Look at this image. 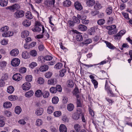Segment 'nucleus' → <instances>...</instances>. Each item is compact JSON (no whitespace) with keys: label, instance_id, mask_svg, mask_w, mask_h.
<instances>
[{"label":"nucleus","instance_id":"603ef678","mask_svg":"<svg viewBox=\"0 0 132 132\" xmlns=\"http://www.w3.org/2000/svg\"><path fill=\"white\" fill-rule=\"evenodd\" d=\"M26 79L27 81H31L32 80V76L31 75H27L26 77Z\"/></svg>","mask_w":132,"mask_h":132},{"label":"nucleus","instance_id":"473e14b6","mask_svg":"<svg viewBox=\"0 0 132 132\" xmlns=\"http://www.w3.org/2000/svg\"><path fill=\"white\" fill-rule=\"evenodd\" d=\"M44 4L47 7H50L52 5L50 1L49 0L45 1H44Z\"/></svg>","mask_w":132,"mask_h":132},{"label":"nucleus","instance_id":"2f4dec72","mask_svg":"<svg viewBox=\"0 0 132 132\" xmlns=\"http://www.w3.org/2000/svg\"><path fill=\"white\" fill-rule=\"evenodd\" d=\"M102 7V6L98 3H96L94 6V8L97 10L100 9Z\"/></svg>","mask_w":132,"mask_h":132},{"label":"nucleus","instance_id":"774afa93","mask_svg":"<svg viewBox=\"0 0 132 132\" xmlns=\"http://www.w3.org/2000/svg\"><path fill=\"white\" fill-rule=\"evenodd\" d=\"M73 21L76 23H79L80 22L79 19L77 18L75 16H73Z\"/></svg>","mask_w":132,"mask_h":132},{"label":"nucleus","instance_id":"7ed1b4c3","mask_svg":"<svg viewBox=\"0 0 132 132\" xmlns=\"http://www.w3.org/2000/svg\"><path fill=\"white\" fill-rule=\"evenodd\" d=\"M20 63V59L18 58H15L12 60L11 64L13 67H17L19 65Z\"/></svg>","mask_w":132,"mask_h":132},{"label":"nucleus","instance_id":"37998d69","mask_svg":"<svg viewBox=\"0 0 132 132\" xmlns=\"http://www.w3.org/2000/svg\"><path fill=\"white\" fill-rule=\"evenodd\" d=\"M26 17L28 19H31L32 18V15L30 12H28L26 14Z\"/></svg>","mask_w":132,"mask_h":132},{"label":"nucleus","instance_id":"bf43d9fd","mask_svg":"<svg viewBox=\"0 0 132 132\" xmlns=\"http://www.w3.org/2000/svg\"><path fill=\"white\" fill-rule=\"evenodd\" d=\"M52 57L50 55H47L44 57V60L46 61H50L52 60Z\"/></svg>","mask_w":132,"mask_h":132},{"label":"nucleus","instance_id":"680f3d73","mask_svg":"<svg viewBox=\"0 0 132 132\" xmlns=\"http://www.w3.org/2000/svg\"><path fill=\"white\" fill-rule=\"evenodd\" d=\"M55 87L56 89V91H57L60 92H62V88L61 85H57Z\"/></svg>","mask_w":132,"mask_h":132},{"label":"nucleus","instance_id":"052dcab7","mask_svg":"<svg viewBox=\"0 0 132 132\" xmlns=\"http://www.w3.org/2000/svg\"><path fill=\"white\" fill-rule=\"evenodd\" d=\"M52 73L48 72L45 74V77L47 78H50L52 76Z\"/></svg>","mask_w":132,"mask_h":132},{"label":"nucleus","instance_id":"393cba45","mask_svg":"<svg viewBox=\"0 0 132 132\" xmlns=\"http://www.w3.org/2000/svg\"><path fill=\"white\" fill-rule=\"evenodd\" d=\"M105 89L107 91L108 94H110V96L112 97L114 96V94L113 93L111 89L110 88V87H108Z\"/></svg>","mask_w":132,"mask_h":132},{"label":"nucleus","instance_id":"2eb2a0df","mask_svg":"<svg viewBox=\"0 0 132 132\" xmlns=\"http://www.w3.org/2000/svg\"><path fill=\"white\" fill-rule=\"evenodd\" d=\"M14 90L13 87L12 86H10L8 87L7 89V92L10 94L12 93Z\"/></svg>","mask_w":132,"mask_h":132},{"label":"nucleus","instance_id":"c9c22d12","mask_svg":"<svg viewBox=\"0 0 132 132\" xmlns=\"http://www.w3.org/2000/svg\"><path fill=\"white\" fill-rule=\"evenodd\" d=\"M106 13L108 15H110L112 12V8L111 7H109L106 9Z\"/></svg>","mask_w":132,"mask_h":132},{"label":"nucleus","instance_id":"c85d7f7f","mask_svg":"<svg viewBox=\"0 0 132 132\" xmlns=\"http://www.w3.org/2000/svg\"><path fill=\"white\" fill-rule=\"evenodd\" d=\"M34 94L33 91L30 90L27 92L25 94V96L27 97H30L32 96Z\"/></svg>","mask_w":132,"mask_h":132},{"label":"nucleus","instance_id":"dca6fc26","mask_svg":"<svg viewBox=\"0 0 132 132\" xmlns=\"http://www.w3.org/2000/svg\"><path fill=\"white\" fill-rule=\"evenodd\" d=\"M29 34V32L27 30H24L22 31L21 34V37L24 38L28 36Z\"/></svg>","mask_w":132,"mask_h":132},{"label":"nucleus","instance_id":"9b49d317","mask_svg":"<svg viewBox=\"0 0 132 132\" xmlns=\"http://www.w3.org/2000/svg\"><path fill=\"white\" fill-rule=\"evenodd\" d=\"M75 6L76 9L78 10H81L82 8L80 3L78 2H76L75 3Z\"/></svg>","mask_w":132,"mask_h":132},{"label":"nucleus","instance_id":"864d4df0","mask_svg":"<svg viewBox=\"0 0 132 132\" xmlns=\"http://www.w3.org/2000/svg\"><path fill=\"white\" fill-rule=\"evenodd\" d=\"M50 95L49 93L47 91L44 92L43 94V96L44 98H47Z\"/></svg>","mask_w":132,"mask_h":132},{"label":"nucleus","instance_id":"4d7b16f0","mask_svg":"<svg viewBox=\"0 0 132 132\" xmlns=\"http://www.w3.org/2000/svg\"><path fill=\"white\" fill-rule=\"evenodd\" d=\"M66 70L65 69H62L60 71V76L61 77H63L65 72Z\"/></svg>","mask_w":132,"mask_h":132},{"label":"nucleus","instance_id":"1a4fd4ad","mask_svg":"<svg viewBox=\"0 0 132 132\" xmlns=\"http://www.w3.org/2000/svg\"><path fill=\"white\" fill-rule=\"evenodd\" d=\"M13 32L12 31H9L4 32L2 34V36L4 37H8L11 36L13 35Z\"/></svg>","mask_w":132,"mask_h":132},{"label":"nucleus","instance_id":"e2e57ef3","mask_svg":"<svg viewBox=\"0 0 132 132\" xmlns=\"http://www.w3.org/2000/svg\"><path fill=\"white\" fill-rule=\"evenodd\" d=\"M8 40H7L4 39L1 41V43L3 45H5L8 44Z\"/></svg>","mask_w":132,"mask_h":132},{"label":"nucleus","instance_id":"b1692460","mask_svg":"<svg viewBox=\"0 0 132 132\" xmlns=\"http://www.w3.org/2000/svg\"><path fill=\"white\" fill-rule=\"evenodd\" d=\"M54 110V108L53 106H50L48 107L47 111L48 113L51 114L53 112Z\"/></svg>","mask_w":132,"mask_h":132},{"label":"nucleus","instance_id":"79ce46f5","mask_svg":"<svg viewBox=\"0 0 132 132\" xmlns=\"http://www.w3.org/2000/svg\"><path fill=\"white\" fill-rule=\"evenodd\" d=\"M30 55L33 57H35L37 55V52L35 50L31 51L30 52Z\"/></svg>","mask_w":132,"mask_h":132},{"label":"nucleus","instance_id":"c756f323","mask_svg":"<svg viewBox=\"0 0 132 132\" xmlns=\"http://www.w3.org/2000/svg\"><path fill=\"white\" fill-rule=\"evenodd\" d=\"M42 91L40 90H38L35 93V96L37 97H40L42 95Z\"/></svg>","mask_w":132,"mask_h":132},{"label":"nucleus","instance_id":"ea45409f","mask_svg":"<svg viewBox=\"0 0 132 132\" xmlns=\"http://www.w3.org/2000/svg\"><path fill=\"white\" fill-rule=\"evenodd\" d=\"M62 66V64L60 63H58L54 66V68L56 69H61Z\"/></svg>","mask_w":132,"mask_h":132},{"label":"nucleus","instance_id":"f257e3e1","mask_svg":"<svg viewBox=\"0 0 132 132\" xmlns=\"http://www.w3.org/2000/svg\"><path fill=\"white\" fill-rule=\"evenodd\" d=\"M24 16V12L21 10H18L14 14L13 16L16 19H18Z\"/></svg>","mask_w":132,"mask_h":132},{"label":"nucleus","instance_id":"9d476101","mask_svg":"<svg viewBox=\"0 0 132 132\" xmlns=\"http://www.w3.org/2000/svg\"><path fill=\"white\" fill-rule=\"evenodd\" d=\"M59 130L60 132H67V128L65 125L61 124L59 127Z\"/></svg>","mask_w":132,"mask_h":132},{"label":"nucleus","instance_id":"6e6d98bb","mask_svg":"<svg viewBox=\"0 0 132 132\" xmlns=\"http://www.w3.org/2000/svg\"><path fill=\"white\" fill-rule=\"evenodd\" d=\"M61 114V112L60 111H56L54 113V116L56 117H59L60 116Z\"/></svg>","mask_w":132,"mask_h":132},{"label":"nucleus","instance_id":"6e6552de","mask_svg":"<svg viewBox=\"0 0 132 132\" xmlns=\"http://www.w3.org/2000/svg\"><path fill=\"white\" fill-rule=\"evenodd\" d=\"M19 53L18 50L16 48H15L12 50L10 52V54L11 55L13 56H16Z\"/></svg>","mask_w":132,"mask_h":132},{"label":"nucleus","instance_id":"a19ab883","mask_svg":"<svg viewBox=\"0 0 132 132\" xmlns=\"http://www.w3.org/2000/svg\"><path fill=\"white\" fill-rule=\"evenodd\" d=\"M52 101L53 103L56 104L59 101V98L57 97H54L52 99Z\"/></svg>","mask_w":132,"mask_h":132},{"label":"nucleus","instance_id":"8fccbe9b","mask_svg":"<svg viewBox=\"0 0 132 132\" xmlns=\"http://www.w3.org/2000/svg\"><path fill=\"white\" fill-rule=\"evenodd\" d=\"M27 69L24 67H21L19 69V72L22 73H24L26 71Z\"/></svg>","mask_w":132,"mask_h":132},{"label":"nucleus","instance_id":"6ab92c4d","mask_svg":"<svg viewBox=\"0 0 132 132\" xmlns=\"http://www.w3.org/2000/svg\"><path fill=\"white\" fill-rule=\"evenodd\" d=\"M12 105L11 103L9 102H7L4 103L3 105L4 108H10Z\"/></svg>","mask_w":132,"mask_h":132},{"label":"nucleus","instance_id":"13d9d810","mask_svg":"<svg viewBox=\"0 0 132 132\" xmlns=\"http://www.w3.org/2000/svg\"><path fill=\"white\" fill-rule=\"evenodd\" d=\"M50 91L52 93H55L56 92V89L55 87H52L50 88Z\"/></svg>","mask_w":132,"mask_h":132},{"label":"nucleus","instance_id":"aec40b11","mask_svg":"<svg viewBox=\"0 0 132 132\" xmlns=\"http://www.w3.org/2000/svg\"><path fill=\"white\" fill-rule=\"evenodd\" d=\"M79 29L80 30L85 31L87 30V27L85 26L83 24H80L78 26Z\"/></svg>","mask_w":132,"mask_h":132},{"label":"nucleus","instance_id":"09e8293b","mask_svg":"<svg viewBox=\"0 0 132 132\" xmlns=\"http://www.w3.org/2000/svg\"><path fill=\"white\" fill-rule=\"evenodd\" d=\"M37 65L36 63L35 62H32L29 64V67L31 68H33Z\"/></svg>","mask_w":132,"mask_h":132},{"label":"nucleus","instance_id":"423d86ee","mask_svg":"<svg viewBox=\"0 0 132 132\" xmlns=\"http://www.w3.org/2000/svg\"><path fill=\"white\" fill-rule=\"evenodd\" d=\"M22 77L20 74L16 73L13 75L12 78L14 80L18 81L21 80Z\"/></svg>","mask_w":132,"mask_h":132},{"label":"nucleus","instance_id":"20e7f679","mask_svg":"<svg viewBox=\"0 0 132 132\" xmlns=\"http://www.w3.org/2000/svg\"><path fill=\"white\" fill-rule=\"evenodd\" d=\"M126 31L124 30H121L116 35H114V39L115 40L120 39L121 37L125 33Z\"/></svg>","mask_w":132,"mask_h":132},{"label":"nucleus","instance_id":"f03ea898","mask_svg":"<svg viewBox=\"0 0 132 132\" xmlns=\"http://www.w3.org/2000/svg\"><path fill=\"white\" fill-rule=\"evenodd\" d=\"M20 8V6L17 4H15L11 6L7 7L6 9L7 10H10L14 11L15 10H18Z\"/></svg>","mask_w":132,"mask_h":132},{"label":"nucleus","instance_id":"a211bd4d","mask_svg":"<svg viewBox=\"0 0 132 132\" xmlns=\"http://www.w3.org/2000/svg\"><path fill=\"white\" fill-rule=\"evenodd\" d=\"M76 39L78 41L81 42L82 41L83 39L82 36L80 34H77L76 36Z\"/></svg>","mask_w":132,"mask_h":132},{"label":"nucleus","instance_id":"3c124183","mask_svg":"<svg viewBox=\"0 0 132 132\" xmlns=\"http://www.w3.org/2000/svg\"><path fill=\"white\" fill-rule=\"evenodd\" d=\"M55 81L54 79H50L47 82V83L48 84L54 85L55 84Z\"/></svg>","mask_w":132,"mask_h":132},{"label":"nucleus","instance_id":"5fc2aeb1","mask_svg":"<svg viewBox=\"0 0 132 132\" xmlns=\"http://www.w3.org/2000/svg\"><path fill=\"white\" fill-rule=\"evenodd\" d=\"M116 26L115 25L107 26L106 28L107 29L113 30L116 28Z\"/></svg>","mask_w":132,"mask_h":132},{"label":"nucleus","instance_id":"a878e982","mask_svg":"<svg viewBox=\"0 0 132 132\" xmlns=\"http://www.w3.org/2000/svg\"><path fill=\"white\" fill-rule=\"evenodd\" d=\"M32 30L34 32L39 31H41V29L40 27L37 26H35L32 29Z\"/></svg>","mask_w":132,"mask_h":132},{"label":"nucleus","instance_id":"cd10ccee","mask_svg":"<svg viewBox=\"0 0 132 132\" xmlns=\"http://www.w3.org/2000/svg\"><path fill=\"white\" fill-rule=\"evenodd\" d=\"M21 111V109L19 106H17L15 108V112L18 114H19Z\"/></svg>","mask_w":132,"mask_h":132},{"label":"nucleus","instance_id":"412c9836","mask_svg":"<svg viewBox=\"0 0 132 132\" xmlns=\"http://www.w3.org/2000/svg\"><path fill=\"white\" fill-rule=\"evenodd\" d=\"M22 24L24 26L26 27L29 26L31 25L30 21L29 20H24L22 23Z\"/></svg>","mask_w":132,"mask_h":132},{"label":"nucleus","instance_id":"4468645a","mask_svg":"<svg viewBox=\"0 0 132 132\" xmlns=\"http://www.w3.org/2000/svg\"><path fill=\"white\" fill-rule=\"evenodd\" d=\"M48 69V66L46 65H44L41 66L40 68V71L42 72L45 71L47 70Z\"/></svg>","mask_w":132,"mask_h":132},{"label":"nucleus","instance_id":"0e129e2a","mask_svg":"<svg viewBox=\"0 0 132 132\" xmlns=\"http://www.w3.org/2000/svg\"><path fill=\"white\" fill-rule=\"evenodd\" d=\"M62 120L65 122H68L69 121V119L67 117L65 116H64L62 118Z\"/></svg>","mask_w":132,"mask_h":132},{"label":"nucleus","instance_id":"39448f33","mask_svg":"<svg viewBox=\"0 0 132 132\" xmlns=\"http://www.w3.org/2000/svg\"><path fill=\"white\" fill-rule=\"evenodd\" d=\"M31 86L30 84L28 82L25 83L22 86L23 89L25 90H29Z\"/></svg>","mask_w":132,"mask_h":132},{"label":"nucleus","instance_id":"0eeeda50","mask_svg":"<svg viewBox=\"0 0 132 132\" xmlns=\"http://www.w3.org/2000/svg\"><path fill=\"white\" fill-rule=\"evenodd\" d=\"M91 42L92 40L89 39L85 40L84 42L80 43L79 45L81 46H83L85 45L87 46Z\"/></svg>","mask_w":132,"mask_h":132},{"label":"nucleus","instance_id":"58836bf2","mask_svg":"<svg viewBox=\"0 0 132 132\" xmlns=\"http://www.w3.org/2000/svg\"><path fill=\"white\" fill-rule=\"evenodd\" d=\"M105 22V20L103 19H101L98 20L97 21V23L99 25H103Z\"/></svg>","mask_w":132,"mask_h":132},{"label":"nucleus","instance_id":"72a5a7b5","mask_svg":"<svg viewBox=\"0 0 132 132\" xmlns=\"http://www.w3.org/2000/svg\"><path fill=\"white\" fill-rule=\"evenodd\" d=\"M72 118L74 119L77 120L79 118V114L78 113H75L72 116Z\"/></svg>","mask_w":132,"mask_h":132},{"label":"nucleus","instance_id":"f704fd0d","mask_svg":"<svg viewBox=\"0 0 132 132\" xmlns=\"http://www.w3.org/2000/svg\"><path fill=\"white\" fill-rule=\"evenodd\" d=\"M74 128L76 131L79 132L80 130L81 126L78 124H76L75 125Z\"/></svg>","mask_w":132,"mask_h":132},{"label":"nucleus","instance_id":"4be33fe9","mask_svg":"<svg viewBox=\"0 0 132 132\" xmlns=\"http://www.w3.org/2000/svg\"><path fill=\"white\" fill-rule=\"evenodd\" d=\"M86 3L88 6H92L95 4V1L94 0H87Z\"/></svg>","mask_w":132,"mask_h":132},{"label":"nucleus","instance_id":"c03bdc74","mask_svg":"<svg viewBox=\"0 0 132 132\" xmlns=\"http://www.w3.org/2000/svg\"><path fill=\"white\" fill-rule=\"evenodd\" d=\"M9 27L7 26L2 27L0 29V31L2 32H6L8 30Z\"/></svg>","mask_w":132,"mask_h":132},{"label":"nucleus","instance_id":"7c9ffc66","mask_svg":"<svg viewBox=\"0 0 132 132\" xmlns=\"http://www.w3.org/2000/svg\"><path fill=\"white\" fill-rule=\"evenodd\" d=\"M63 3L64 6L68 7L71 5V2L69 0H66L63 2Z\"/></svg>","mask_w":132,"mask_h":132},{"label":"nucleus","instance_id":"338daca9","mask_svg":"<svg viewBox=\"0 0 132 132\" xmlns=\"http://www.w3.org/2000/svg\"><path fill=\"white\" fill-rule=\"evenodd\" d=\"M85 18H84L81 21L82 23L84 24H87L89 23V21L88 20H85Z\"/></svg>","mask_w":132,"mask_h":132},{"label":"nucleus","instance_id":"5701e85b","mask_svg":"<svg viewBox=\"0 0 132 132\" xmlns=\"http://www.w3.org/2000/svg\"><path fill=\"white\" fill-rule=\"evenodd\" d=\"M74 106L72 104L70 103L67 105V109L69 111H72L74 109Z\"/></svg>","mask_w":132,"mask_h":132},{"label":"nucleus","instance_id":"de8ad7c7","mask_svg":"<svg viewBox=\"0 0 132 132\" xmlns=\"http://www.w3.org/2000/svg\"><path fill=\"white\" fill-rule=\"evenodd\" d=\"M17 97L15 95H11L9 96L8 98L11 101H14L16 99Z\"/></svg>","mask_w":132,"mask_h":132},{"label":"nucleus","instance_id":"69168bd1","mask_svg":"<svg viewBox=\"0 0 132 132\" xmlns=\"http://www.w3.org/2000/svg\"><path fill=\"white\" fill-rule=\"evenodd\" d=\"M73 94L74 95L79 94V91L77 87H76L74 89L73 92Z\"/></svg>","mask_w":132,"mask_h":132},{"label":"nucleus","instance_id":"e433bc0d","mask_svg":"<svg viewBox=\"0 0 132 132\" xmlns=\"http://www.w3.org/2000/svg\"><path fill=\"white\" fill-rule=\"evenodd\" d=\"M108 33L110 35H112L116 33L117 32V31L116 29L112 30L109 29Z\"/></svg>","mask_w":132,"mask_h":132},{"label":"nucleus","instance_id":"49530a36","mask_svg":"<svg viewBox=\"0 0 132 132\" xmlns=\"http://www.w3.org/2000/svg\"><path fill=\"white\" fill-rule=\"evenodd\" d=\"M44 82V79L42 78H38L37 80L38 83L39 84H42Z\"/></svg>","mask_w":132,"mask_h":132},{"label":"nucleus","instance_id":"ddd939ff","mask_svg":"<svg viewBox=\"0 0 132 132\" xmlns=\"http://www.w3.org/2000/svg\"><path fill=\"white\" fill-rule=\"evenodd\" d=\"M30 56L29 54L26 51H24L22 53V57L24 59H27L29 58Z\"/></svg>","mask_w":132,"mask_h":132},{"label":"nucleus","instance_id":"f3484780","mask_svg":"<svg viewBox=\"0 0 132 132\" xmlns=\"http://www.w3.org/2000/svg\"><path fill=\"white\" fill-rule=\"evenodd\" d=\"M8 3L7 0H1L0 1V5L2 7L7 6Z\"/></svg>","mask_w":132,"mask_h":132},{"label":"nucleus","instance_id":"a18cd8bd","mask_svg":"<svg viewBox=\"0 0 132 132\" xmlns=\"http://www.w3.org/2000/svg\"><path fill=\"white\" fill-rule=\"evenodd\" d=\"M91 81L94 86L95 88H96L97 87L98 82L95 79H92Z\"/></svg>","mask_w":132,"mask_h":132},{"label":"nucleus","instance_id":"f8f14e48","mask_svg":"<svg viewBox=\"0 0 132 132\" xmlns=\"http://www.w3.org/2000/svg\"><path fill=\"white\" fill-rule=\"evenodd\" d=\"M44 110L43 109L41 108H38L36 110L35 114L37 116H40L42 114Z\"/></svg>","mask_w":132,"mask_h":132},{"label":"nucleus","instance_id":"4c0bfd02","mask_svg":"<svg viewBox=\"0 0 132 132\" xmlns=\"http://www.w3.org/2000/svg\"><path fill=\"white\" fill-rule=\"evenodd\" d=\"M43 123L42 120L40 119H37L36 122V125L37 126H39L42 125Z\"/></svg>","mask_w":132,"mask_h":132},{"label":"nucleus","instance_id":"bb28decb","mask_svg":"<svg viewBox=\"0 0 132 132\" xmlns=\"http://www.w3.org/2000/svg\"><path fill=\"white\" fill-rule=\"evenodd\" d=\"M105 42L106 45L109 48L111 49H114L115 48V47L110 43L106 41H105Z\"/></svg>","mask_w":132,"mask_h":132}]
</instances>
